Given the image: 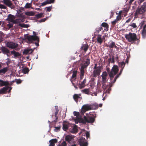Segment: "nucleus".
<instances>
[{"mask_svg": "<svg viewBox=\"0 0 146 146\" xmlns=\"http://www.w3.org/2000/svg\"><path fill=\"white\" fill-rule=\"evenodd\" d=\"M102 82H106L108 80V74L106 71L103 72L101 75Z\"/></svg>", "mask_w": 146, "mask_h": 146, "instance_id": "11", "label": "nucleus"}, {"mask_svg": "<svg viewBox=\"0 0 146 146\" xmlns=\"http://www.w3.org/2000/svg\"><path fill=\"white\" fill-rule=\"evenodd\" d=\"M119 71L118 67L116 65H113L111 69V71L109 73V77H110V80L111 81V84H113L114 83H112V81L115 78L114 76H115L118 74Z\"/></svg>", "mask_w": 146, "mask_h": 146, "instance_id": "3", "label": "nucleus"}, {"mask_svg": "<svg viewBox=\"0 0 146 146\" xmlns=\"http://www.w3.org/2000/svg\"><path fill=\"white\" fill-rule=\"evenodd\" d=\"M33 35L29 36L28 34H27L24 35L25 39V40H27L29 42H32L33 41H37L38 42H39V39L38 37L36 36V33L34 31L33 32Z\"/></svg>", "mask_w": 146, "mask_h": 146, "instance_id": "6", "label": "nucleus"}, {"mask_svg": "<svg viewBox=\"0 0 146 146\" xmlns=\"http://www.w3.org/2000/svg\"><path fill=\"white\" fill-rule=\"evenodd\" d=\"M117 22V21L116 19H115L114 21H112L111 23L112 25L113 26H114Z\"/></svg>", "mask_w": 146, "mask_h": 146, "instance_id": "48", "label": "nucleus"}, {"mask_svg": "<svg viewBox=\"0 0 146 146\" xmlns=\"http://www.w3.org/2000/svg\"><path fill=\"white\" fill-rule=\"evenodd\" d=\"M15 17L14 16L9 14L7 16V20L12 22L14 24H17L21 22H23L25 21L24 16H22L19 19L15 20Z\"/></svg>", "mask_w": 146, "mask_h": 146, "instance_id": "2", "label": "nucleus"}, {"mask_svg": "<svg viewBox=\"0 0 146 146\" xmlns=\"http://www.w3.org/2000/svg\"><path fill=\"white\" fill-rule=\"evenodd\" d=\"M34 49H26L24 50L23 52V54H31L33 51Z\"/></svg>", "mask_w": 146, "mask_h": 146, "instance_id": "20", "label": "nucleus"}, {"mask_svg": "<svg viewBox=\"0 0 146 146\" xmlns=\"http://www.w3.org/2000/svg\"><path fill=\"white\" fill-rule=\"evenodd\" d=\"M46 8L47 9L46 11L48 12H49L51 10V9L52 8V6L46 7Z\"/></svg>", "mask_w": 146, "mask_h": 146, "instance_id": "49", "label": "nucleus"}, {"mask_svg": "<svg viewBox=\"0 0 146 146\" xmlns=\"http://www.w3.org/2000/svg\"><path fill=\"white\" fill-rule=\"evenodd\" d=\"M25 14L27 16H33L34 15V13L33 11L26 12H25Z\"/></svg>", "mask_w": 146, "mask_h": 146, "instance_id": "31", "label": "nucleus"}, {"mask_svg": "<svg viewBox=\"0 0 146 146\" xmlns=\"http://www.w3.org/2000/svg\"><path fill=\"white\" fill-rule=\"evenodd\" d=\"M78 142L80 146H88V143L85 138L82 137L78 140Z\"/></svg>", "mask_w": 146, "mask_h": 146, "instance_id": "9", "label": "nucleus"}, {"mask_svg": "<svg viewBox=\"0 0 146 146\" xmlns=\"http://www.w3.org/2000/svg\"><path fill=\"white\" fill-rule=\"evenodd\" d=\"M106 82H102V88L104 90H105L107 86V85L106 84Z\"/></svg>", "mask_w": 146, "mask_h": 146, "instance_id": "44", "label": "nucleus"}, {"mask_svg": "<svg viewBox=\"0 0 146 146\" xmlns=\"http://www.w3.org/2000/svg\"><path fill=\"white\" fill-rule=\"evenodd\" d=\"M8 68L7 67L4 68L0 70V74H4L8 71Z\"/></svg>", "mask_w": 146, "mask_h": 146, "instance_id": "29", "label": "nucleus"}, {"mask_svg": "<svg viewBox=\"0 0 146 146\" xmlns=\"http://www.w3.org/2000/svg\"><path fill=\"white\" fill-rule=\"evenodd\" d=\"M108 61L110 63V62L111 63H114L115 62V59L113 56L112 58H109L108 59Z\"/></svg>", "mask_w": 146, "mask_h": 146, "instance_id": "40", "label": "nucleus"}, {"mask_svg": "<svg viewBox=\"0 0 146 146\" xmlns=\"http://www.w3.org/2000/svg\"><path fill=\"white\" fill-rule=\"evenodd\" d=\"M67 145V143L65 141H63L62 142L59 143L58 146H66Z\"/></svg>", "mask_w": 146, "mask_h": 146, "instance_id": "33", "label": "nucleus"}, {"mask_svg": "<svg viewBox=\"0 0 146 146\" xmlns=\"http://www.w3.org/2000/svg\"><path fill=\"white\" fill-rule=\"evenodd\" d=\"M141 23V26L144 25L143 29H146V21H143Z\"/></svg>", "mask_w": 146, "mask_h": 146, "instance_id": "41", "label": "nucleus"}, {"mask_svg": "<svg viewBox=\"0 0 146 146\" xmlns=\"http://www.w3.org/2000/svg\"><path fill=\"white\" fill-rule=\"evenodd\" d=\"M86 79H85L82 82H81V83L79 82L78 84V82L77 83V85L79 86V88L80 89L82 88L85 87V83H86Z\"/></svg>", "mask_w": 146, "mask_h": 146, "instance_id": "19", "label": "nucleus"}, {"mask_svg": "<svg viewBox=\"0 0 146 146\" xmlns=\"http://www.w3.org/2000/svg\"><path fill=\"white\" fill-rule=\"evenodd\" d=\"M21 82H22V81L21 80H20V79L17 80L16 81V82L18 84H20L21 83Z\"/></svg>", "mask_w": 146, "mask_h": 146, "instance_id": "56", "label": "nucleus"}, {"mask_svg": "<svg viewBox=\"0 0 146 146\" xmlns=\"http://www.w3.org/2000/svg\"><path fill=\"white\" fill-rule=\"evenodd\" d=\"M103 29L102 27H100L97 28L96 29V31L95 33H98L99 32L102 30H103Z\"/></svg>", "mask_w": 146, "mask_h": 146, "instance_id": "35", "label": "nucleus"}, {"mask_svg": "<svg viewBox=\"0 0 146 146\" xmlns=\"http://www.w3.org/2000/svg\"><path fill=\"white\" fill-rule=\"evenodd\" d=\"M73 113L74 115L76 117L80 115V113L78 112L74 111Z\"/></svg>", "mask_w": 146, "mask_h": 146, "instance_id": "45", "label": "nucleus"}, {"mask_svg": "<svg viewBox=\"0 0 146 146\" xmlns=\"http://www.w3.org/2000/svg\"><path fill=\"white\" fill-rule=\"evenodd\" d=\"M73 97L77 103H78V101H80L82 100L81 94H75L73 96Z\"/></svg>", "mask_w": 146, "mask_h": 146, "instance_id": "12", "label": "nucleus"}, {"mask_svg": "<svg viewBox=\"0 0 146 146\" xmlns=\"http://www.w3.org/2000/svg\"><path fill=\"white\" fill-rule=\"evenodd\" d=\"M29 71V69L27 68H25L22 70V72L24 74H26L28 73Z\"/></svg>", "mask_w": 146, "mask_h": 146, "instance_id": "39", "label": "nucleus"}, {"mask_svg": "<svg viewBox=\"0 0 146 146\" xmlns=\"http://www.w3.org/2000/svg\"><path fill=\"white\" fill-rule=\"evenodd\" d=\"M102 26L106 28L107 31L108 30L109 25L107 23L105 22L103 23L102 24Z\"/></svg>", "mask_w": 146, "mask_h": 146, "instance_id": "34", "label": "nucleus"}, {"mask_svg": "<svg viewBox=\"0 0 146 146\" xmlns=\"http://www.w3.org/2000/svg\"><path fill=\"white\" fill-rule=\"evenodd\" d=\"M86 137L87 139L88 138L90 137V133L88 131H87L86 133Z\"/></svg>", "mask_w": 146, "mask_h": 146, "instance_id": "52", "label": "nucleus"}, {"mask_svg": "<svg viewBox=\"0 0 146 146\" xmlns=\"http://www.w3.org/2000/svg\"><path fill=\"white\" fill-rule=\"evenodd\" d=\"M43 15V13H40L36 15V17L37 18H40L41 17H42V15Z\"/></svg>", "mask_w": 146, "mask_h": 146, "instance_id": "43", "label": "nucleus"}, {"mask_svg": "<svg viewBox=\"0 0 146 146\" xmlns=\"http://www.w3.org/2000/svg\"><path fill=\"white\" fill-rule=\"evenodd\" d=\"M57 140L56 139H52L50 140L49 141L50 143L49 146H54L55 144L57 142Z\"/></svg>", "mask_w": 146, "mask_h": 146, "instance_id": "22", "label": "nucleus"}, {"mask_svg": "<svg viewBox=\"0 0 146 146\" xmlns=\"http://www.w3.org/2000/svg\"><path fill=\"white\" fill-rule=\"evenodd\" d=\"M55 108L56 110V111H59V110L58 108V107L57 106H55Z\"/></svg>", "mask_w": 146, "mask_h": 146, "instance_id": "62", "label": "nucleus"}, {"mask_svg": "<svg viewBox=\"0 0 146 146\" xmlns=\"http://www.w3.org/2000/svg\"><path fill=\"white\" fill-rule=\"evenodd\" d=\"M72 84L73 85V86H74V88H75L76 89H78V88L76 86L77 85H78L77 84V83L76 84H76H75L74 83V82H72Z\"/></svg>", "mask_w": 146, "mask_h": 146, "instance_id": "55", "label": "nucleus"}, {"mask_svg": "<svg viewBox=\"0 0 146 146\" xmlns=\"http://www.w3.org/2000/svg\"><path fill=\"white\" fill-rule=\"evenodd\" d=\"M119 66L120 68H121L120 70V72L119 74H118L115 77V78L113 79V80L112 81V83H114L116 81V80L118 78L119 76L121 74L123 70L125 67V62H119Z\"/></svg>", "mask_w": 146, "mask_h": 146, "instance_id": "7", "label": "nucleus"}, {"mask_svg": "<svg viewBox=\"0 0 146 146\" xmlns=\"http://www.w3.org/2000/svg\"><path fill=\"white\" fill-rule=\"evenodd\" d=\"M91 110L90 104H88L83 105L82 107L81 112L82 113H84L88 111Z\"/></svg>", "mask_w": 146, "mask_h": 146, "instance_id": "10", "label": "nucleus"}, {"mask_svg": "<svg viewBox=\"0 0 146 146\" xmlns=\"http://www.w3.org/2000/svg\"><path fill=\"white\" fill-rule=\"evenodd\" d=\"M46 20V19L45 18L42 19H41L40 21V22H44Z\"/></svg>", "mask_w": 146, "mask_h": 146, "instance_id": "64", "label": "nucleus"}, {"mask_svg": "<svg viewBox=\"0 0 146 146\" xmlns=\"http://www.w3.org/2000/svg\"><path fill=\"white\" fill-rule=\"evenodd\" d=\"M90 106L91 110H96L98 108V105L96 103L90 104Z\"/></svg>", "mask_w": 146, "mask_h": 146, "instance_id": "26", "label": "nucleus"}, {"mask_svg": "<svg viewBox=\"0 0 146 146\" xmlns=\"http://www.w3.org/2000/svg\"><path fill=\"white\" fill-rule=\"evenodd\" d=\"M101 72V70L100 67H98L97 69L94 70L93 72L94 77H96L99 75Z\"/></svg>", "mask_w": 146, "mask_h": 146, "instance_id": "16", "label": "nucleus"}, {"mask_svg": "<svg viewBox=\"0 0 146 146\" xmlns=\"http://www.w3.org/2000/svg\"><path fill=\"white\" fill-rule=\"evenodd\" d=\"M50 2H48V1L46 0V1H44L43 3H42L41 6H44L47 4H50Z\"/></svg>", "mask_w": 146, "mask_h": 146, "instance_id": "42", "label": "nucleus"}, {"mask_svg": "<svg viewBox=\"0 0 146 146\" xmlns=\"http://www.w3.org/2000/svg\"><path fill=\"white\" fill-rule=\"evenodd\" d=\"M142 35L143 38L146 36V29H143L142 32Z\"/></svg>", "mask_w": 146, "mask_h": 146, "instance_id": "38", "label": "nucleus"}, {"mask_svg": "<svg viewBox=\"0 0 146 146\" xmlns=\"http://www.w3.org/2000/svg\"><path fill=\"white\" fill-rule=\"evenodd\" d=\"M77 73V71L76 70L73 71L72 77L70 79L71 82H74L76 79V75Z\"/></svg>", "mask_w": 146, "mask_h": 146, "instance_id": "17", "label": "nucleus"}, {"mask_svg": "<svg viewBox=\"0 0 146 146\" xmlns=\"http://www.w3.org/2000/svg\"><path fill=\"white\" fill-rule=\"evenodd\" d=\"M146 11V3H144L143 5L140 7L138 8L135 13V18H138L139 16L143 14Z\"/></svg>", "mask_w": 146, "mask_h": 146, "instance_id": "4", "label": "nucleus"}, {"mask_svg": "<svg viewBox=\"0 0 146 146\" xmlns=\"http://www.w3.org/2000/svg\"><path fill=\"white\" fill-rule=\"evenodd\" d=\"M95 120V117L88 116L87 117L84 116L83 119L82 120V122L84 123H93Z\"/></svg>", "mask_w": 146, "mask_h": 146, "instance_id": "8", "label": "nucleus"}, {"mask_svg": "<svg viewBox=\"0 0 146 146\" xmlns=\"http://www.w3.org/2000/svg\"><path fill=\"white\" fill-rule=\"evenodd\" d=\"M78 129L77 126L75 125L70 131V132L72 133H76L78 132Z\"/></svg>", "mask_w": 146, "mask_h": 146, "instance_id": "27", "label": "nucleus"}, {"mask_svg": "<svg viewBox=\"0 0 146 146\" xmlns=\"http://www.w3.org/2000/svg\"><path fill=\"white\" fill-rule=\"evenodd\" d=\"M3 36H4L2 32L0 31V37Z\"/></svg>", "mask_w": 146, "mask_h": 146, "instance_id": "61", "label": "nucleus"}, {"mask_svg": "<svg viewBox=\"0 0 146 146\" xmlns=\"http://www.w3.org/2000/svg\"><path fill=\"white\" fill-rule=\"evenodd\" d=\"M111 90V89L110 88L107 90H106V92H108V93H110V91Z\"/></svg>", "mask_w": 146, "mask_h": 146, "instance_id": "60", "label": "nucleus"}, {"mask_svg": "<svg viewBox=\"0 0 146 146\" xmlns=\"http://www.w3.org/2000/svg\"><path fill=\"white\" fill-rule=\"evenodd\" d=\"M97 64H95V66H94V70H95V69H97V68L98 67H97Z\"/></svg>", "mask_w": 146, "mask_h": 146, "instance_id": "59", "label": "nucleus"}, {"mask_svg": "<svg viewBox=\"0 0 146 146\" xmlns=\"http://www.w3.org/2000/svg\"><path fill=\"white\" fill-rule=\"evenodd\" d=\"M114 12H113L112 11H111V14L110 15V18L112 17H113V15L114 14Z\"/></svg>", "mask_w": 146, "mask_h": 146, "instance_id": "58", "label": "nucleus"}, {"mask_svg": "<svg viewBox=\"0 0 146 146\" xmlns=\"http://www.w3.org/2000/svg\"><path fill=\"white\" fill-rule=\"evenodd\" d=\"M88 48L89 46L87 44H83L81 47L80 49L84 50V52H86L88 50Z\"/></svg>", "mask_w": 146, "mask_h": 146, "instance_id": "21", "label": "nucleus"}, {"mask_svg": "<svg viewBox=\"0 0 146 146\" xmlns=\"http://www.w3.org/2000/svg\"><path fill=\"white\" fill-rule=\"evenodd\" d=\"M130 26L133 28H136L137 27V26L135 23H133Z\"/></svg>", "mask_w": 146, "mask_h": 146, "instance_id": "54", "label": "nucleus"}, {"mask_svg": "<svg viewBox=\"0 0 146 146\" xmlns=\"http://www.w3.org/2000/svg\"><path fill=\"white\" fill-rule=\"evenodd\" d=\"M1 50L3 52V53L4 54H7L9 53V50L7 48L3 46L1 47Z\"/></svg>", "mask_w": 146, "mask_h": 146, "instance_id": "23", "label": "nucleus"}, {"mask_svg": "<svg viewBox=\"0 0 146 146\" xmlns=\"http://www.w3.org/2000/svg\"><path fill=\"white\" fill-rule=\"evenodd\" d=\"M82 91L85 94H89L90 90L88 88L84 89L83 90H82Z\"/></svg>", "mask_w": 146, "mask_h": 146, "instance_id": "36", "label": "nucleus"}, {"mask_svg": "<svg viewBox=\"0 0 146 146\" xmlns=\"http://www.w3.org/2000/svg\"><path fill=\"white\" fill-rule=\"evenodd\" d=\"M131 18H129L128 20H127L126 21V23H129V22H130V21H131Z\"/></svg>", "mask_w": 146, "mask_h": 146, "instance_id": "63", "label": "nucleus"}, {"mask_svg": "<svg viewBox=\"0 0 146 146\" xmlns=\"http://www.w3.org/2000/svg\"><path fill=\"white\" fill-rule=\"evenodd\" d=\"M72 137L69 135H68L66 136L65 139L68 142H70V141H72Z\"/></svg>", "mask_w": 146, "mask_h": 146, "instance_id": "28", "label": "nucleus"}, {"mask_svg": "<svg viewBox=\"0 0 146 146\" xmlns=\"http://www.w3.org/2000/svg\"><path fill=\"white\" fill-rule=\"evenodd\" d=\"M2 2L8 7L11 8H14V6L13 5L11 1L10 0H3Z\"/></svg>", "mask_w": 146, "mask_h": 146, "instance_id": "13", "label": "nucleus"}, {"mask_svg": "<svg viewBox=\"0 0 146 146\" xmlns=\"http://www.w3.org/2000/svg\"><path fill=\"white\" fill-rule=\"evenodd\" d=\"M60 127H55V129H54V131L56 132H57V131H59L60 129Z\"/></svg>", "mask_w": 146, "mask_h": 146, "instance_id": "47", "label": "nucleus"}, {"mask_svg": "<svg viewBox=\"0 0 146 146\" xmlns=\"http://www.w3.org/2000/svg\"><path fill=\"white\" fill-rule=\"evenodd\" d=\"M7 7L4 5L1 4H0V9H5Z\"/></svg>", "mask_w": 146, "mask_h": 146, "instance_id": "46", "label": "nucleus"}, {"mask_svg": "<svg viewBox=\"0 0 146 146\" xmlns=\"http://www.w3.org/2000/svg\"><path fill=\"white\" fill-rule=\"evenodd\" d=\"M9 88V92H10L12 89L11 88H10L9 86L3 87L0 90V94H2L6 93Z\"/></svg>", "mask_w": 146, "mask_h": 146, "instance_id": "15", "label": "nucleus"}, {"mask_svg": "<svg viewBox=\"0 0 146 146\" xmlns=\"http://www.w3.org/2000/svg\"><path fill=\"white\" fill-rule=\"evenodd\" d=\"M106 70L108 72V74L109 76V73L111 71V70H110V69L109 68H107L106 69Z\"/></svg>", "mask_w": 146, "mask_h": 146, "instance_id": "57", "label": "nucleus"}, {"mask_svg": "<svg viewBox=\"0 0 146 146\" xmlns=\"http://www.w3.org/2000/svg\"><path fill=\"white\" fill-rule=\"evenodd\" d=\"M97 40L98 42L100 44L102 42L103 40L101 38V36L100 35H98Z\"/></svg>", "mask_w": 146, "mask_h": 146, "instance_id": "32", "label": "nucleus"}, {"mask_svg": "<svg viewBox=\"0 0 146 146\" xmlns=\"http://www.w3.org/2000/svg\"><path fill=\"white\" fill-rule=\"evenodd\" d=\"M7 47L9 48L14 49L18 46V44H17L15 43L11 42H8L7 43Z\"/></svg>", "mask_w": 146, "mask_h": 146, "instance_id": "14", "label": "nucleus"}, {"mask_svg": "<svg viewBox=\"0 0 146 146\" xmlns=\"http://www.w3.org/2000/svg\"><path fill=\"white\" fill-rule=\"evenodd\" d=\"M69 123H64L63 124V129L64 131H66L69 128Z\"/></svg>", "mask_w": 146, "mask_h": 146, "instance_id": "24", "label": "nucleus"}, {"mask_svg": "<svg viewBox=\"0 0 146 146\" xmlns=\"http://www.w3.org/2000/svg\"><path fill=\"white\" fill-rule=\"evenodd\" d=\"M125 37L127 40L131 43H133L136 41H137L138 44L139 42V39L138 38L136 34L134 33H129L126 34Z\"/></svg>", "mask_w": 146, "mask_h": 146, "instance_id": "1", "label": "nucleus"}, {"mask_svg": "<svg viewBox=\"0 0 146 146\" xmlns=\"http://www.w3.org/2000/svg\"><path fill=\"white\" fill-rule=\"evenodd\" d=\"M107 46L108 47H109L110 49L113 48H115L117 49L118 48L115 45V42L113 41L109 42L108 44L107 45Z\"/></svg>", "mask_w": 146, "mask_h": 146, "instance_id": "18", "label": "nucleus"}, {"mask_svg": "<svg viewBox=\"0 0 146 146\" xmlns=\"http://www.w3.org/2000/svg\"><path fill=\"white\" fill-rule=\"evenodd\" d=\"M7 26L9 27V28L10 29L13 27V24H12L9 23L7 25Z\"/></svg>", "mask_w": 146, "mask_h": 146, "instance_id": "53", "label": "nucleus"}, {"mask_svg": "<svg viewBox=\"0 0 146 146\" xmlns=\"http://www.w3.org/2000/svg\"><path fill=\"white\" fill-rule=\"evenodd\" d=\"M9 85V83L7 81H4L2 80H0V86H8Z\"/></svg>", "mask_w": 146, "mask_h": 146, "instance_id": "25", "label": "nucleus"}, {"mask_svg": "<svg viewBox=\"0 0 146 146\" xmlns=\"http://www.w3.org/2000/svg\"><path fill=\"white\" fill-rule=\"evenodd\" d=\"M30 7V4L27 3L25 6V8H29Z\"/></svg>", "mask_w": 146, "mask_h": 146, "instance_id": "50", "label": "nucleus"}, {"mask_svg": "<svg viewBox=\"0 0 146 146\" xmlns=\"http://www.w3.org/2000/svg\"><path fill=\"white\" fill-rule=\"evenodd\" d=\"M11 53L13 54L14 56L16 57H19L21 55L19 52H16L14 50L12 51L11 52Z\"/></svg>", "mask_w": 146, "mask_h": 146, "instance_id": "30", "label": "nucleus"}, {"mask_svg": "<svg viewBox=\"0 0 146 146\" xmlns=\"http://www.w3.org/2000/svg\"><path fill=\"white\" fill-rule=\"evenodd\" d=\"M121 16H120L119 15H118L117 16L116 20L117 21H120L121 20Z\"/></svg>", "mask_w": 146, "mask_h": 146, "instance_id": "51", "label": "nucleus"}, {"mask_svg": "<svg viewBox=\"0 0 146 146\" xmlns=\"http://www.w3.org/2000/svg\"><path fill=\"white\" fill-rule=\"evenodd\" d=\"M90 59L89 58H87L86 61L83 64H82L80 69V79L82 80L84 74V69L89 65L90 64Z\"/></svg>", "mask_w": 146, "mask_h": 146, "instance_id": "5", "label": "nucleus"}, {"mask_svg": "<svg viewBox=\"0 0 146 146\" xmlns=\"http://www.w3.org/2000/svg\"><path fill=\"white\" fill-rule=\"evenodd\" d=\"M19 25L21 27L23 28H28L29 27V25L28 24H19Z\"/></svg>", "mask_w": 146, "mask_h": 146, "instance_id": "37", "label": "nucleus"}]
</instances>
